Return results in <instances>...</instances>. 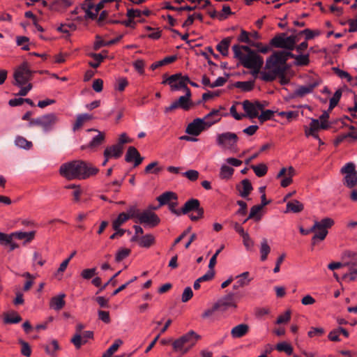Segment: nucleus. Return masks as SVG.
I'll return each instance as SVG.
<instances>
[{"label":"nucleus","instance_id":"obj_47","mask_svg":"<svg viewBox=\"0 0 357 357\" xmlns=\"http://www.w3.org/2000/svg\"><path fill=\"white\" fill-rule=\"evenodd\" d=\"M249 275V272L246 271L237 275L236 278L237 279L236 282L238 283V286L243 287L248 285L250 282V279L248 278Z\"/></svg>","mask_w":357,"mask_h":357},{"label":"nucleus","instance_id":"obj_59","mask_svg":"<svg viewBox=\"0 0 357 357\" xmlns=\"http://www.w3.org/2000/svg\"><path fill=\"white\" fill-rule=\"evenodd\" d=\"M80 275L83 279L90 280L97 275L96 268L84 269Z\"/></svg>","mask_w":357,"mask_h":357},{"label":"nucleus","instance_id":"obj_46","mask_svg":"<svg viewBox=\"0 0 357 357\" xmlns=\"http://www.w3.org/2000/svg\"><path fill=\"white\" fill-rule=\"evenodd\" d=\"M325 329L322 327H310L307 332L310 338L319 337L324 335Z\"/></svg>","mask_w":357,"mask_h":357},{"label":"nucleus","instance_id":"obj_27","mask_svg":"<svg viewBox=\"0 0 357 357\" xmlns=\"http://www.w3.org/2000/svg\"><path fill=\"white\" fill-rule=\"evenodd\" d=\"M35 234V231H31L29 232L20 231L12 233L13 238H17L18 240H24V243H29L34 238Z\"/></svg>","mask_w":357,"mask_h":357},{"label":"nucleus","instance_id":"obj_16","mask_svg":"<svg viewBox=\"0 0 357 357\" xmlns=\"http://www.w3.org/2000/svg\"><path fill=\"white\" fill-rule=\"evenodd\" d=\"M138 222L150 227H155L159 225L160 219L156 213L146 210L138 215Z\"/></svg>","mask_w":357,"mask_h":357},{"label":"nucleus","instance_id":"obj_2","mask_svg":"<svg viewBox=\"0 0 357 357\" xmlns=\"http://www.w3.org/2000/svg\"><path fill=\"white\" fill-rule=\"evenodd\" d=\"M200 338L201 336L194 331H190L173 342V349L181 355H184L195 345Z\"/></svg>","mask_w":357,"mask_h":357},{"label":"nucleus","instance_id":"obj_30","mask_svg":"<svg viewBox=\"0 0 357 357\" xmlns=\"http://www.w3.org/2000/svg\"><path fill=\"white\" fill-rule=\"evenodd\" d=\"M65 294H61L58 296L53 297L50 301V307L55 310H60L65 305L64 297Z\"/></svg>","mask_w":357,"mask_h":357},{"label":"nucleus","instance_id":"obj_48","mask_svg":"<svg viewBox=\"0 0 357 357\" xmlns=\"http://www.w3.org/2000/svg\"><path fill=\"white\" fill-rule=\"evenodd\" d=\"M276 349L278 351L285 352L287 355H292L293 347L286 342H282L276 345Z\"/></svg>","mask_w":357,"mask_h":357},{"label":"nucleus","instance_id":"obj_37","mask_svg":"<svg viewBox=\"0 0 357 357\" xmlns=\"http://www.w3.org/2000/svg\"><path fill=\"white\" fill-rule=\"evenodd\" d=\"M15 144L20 148L25 150H29L33 146L31 142L28 141L26 138L22 136H17L15 139Z\"/></svg>","mask_w":357,"mask_h":357},{"label":"nucleus","instance_id":"obj_24","mask_svg":"<svg viewBox=\"0 0 357 357\" xmlns=\"http://www.w3.org/2000/svg\"><path fill=\"white\" fill-rule=\"evenodd\" d=\"M248 331L249 326L246 324H241L231 329V335L234 338H240L245 335Z\"/></svg>","mask_w":357,"mask_h":357},{"label":"nucleus","instance_id":"obj_45","mask_svg":"<svg viewBox=\"0 0 357 357\" xmlns=\"http://www.w3.org/2000/svg\"><path fill=\"white\" fill-rule=\"evenodd\" d=\"M60 347L56 340H53L50 343L45 346V352L50 356H54Z\"/></svg>","mask_w":357,"mask_h":357},{"label":"nucleus","instance_id":"obj_34","mask_svg":"<svg viewBox=\"0 0 357 357\" xmlns=\"http://www.w3.org/2000/svg\"><path fill=\"white\" fill-rule=\"evenodd\" d=\"M232 50L234 54V58H238L243 55H245L242 50L247 52V54H251V52H254L255 51L251 50L249 46L246 45H234L232 47Z\"/></svg>","mask_w":357,"mask_h":357},{"label":"nucleus","instance_id":"obj_51","mask_svg":"<svg viewBox=\"0 0 357 357\" xmlns=\"http://www.w3.org/2000/svg\"><path fill=\"white\" fill-rule=\"evenodd\" d=\"M70 341L77 349H79L82 345L86 344V340L83 339L82 334L78 333H75Z\"/></svg>","mask_w":357,"mask_h":357},{"label":"nucleus","instance_id":"obj_43","mask_svg":"<svg viewBox=\"0 0 357 357\" xmlns=\"http://www.w3.org/2000/svg\"><path fill=\"white\" fill-rule=\"evenodd\" d=\"M270 252L271 248L268 244L267 240L266 238H263L260 247L261 260L263 261L266 260Z\"/></svg>","mask_w":357,"mask_h":357},{"label":"nucleus","instance_id":"obj_9","mask_svg":"<svg viewBox=\"0 0 357 357\" xmlns=\"http://www.w3.org/2000/svg\"><path fill=\"white\" fill-rule=\"evenodd\" d=\"M190 211H195L196 215H191L190 218L192 221H197L204 216V208L200 206V202L197 199L188 200L182 208V214H187Z\"/></svg>","mask_w":357,"mask_h":357},{"label":"nucleus","instance_id":"obj_55","mask_svg":"<svg viewBox=\"0 0 357 357\" xmlns=\"http://www.w3.org/2000/svg\"><path fill=\"white\" fill-rule=\"evenodd\" d=\"M259 205H255L250 208L248 218L255 219V221H259L261 219V215H258L260 211L262 209Z\"/></svg>","mask_w":357,"mask_h":357},{"label":"nucleus","instance_id":"obj_56","mask_svg":"<svg viewBox=\"0 0 357 357\" xmlns=\"http://www.w3.org/2000/svg\"><path fill=\"white\" fill-rule=\"evenodd\" d=\"M18 342H19V344H20V345H21L20 352H21L22 355H23L26 357H29L31 354V347L29 344V343L22 340H19Z\"/></svg>","mask_w":357,"mask_h":357},{"label":"nucleus","instance_id":"obj_23","mask_svg":"<svg viewBox=\"0 0 357 357\" xmlns=\"http://www.w3.org/2000/svg\"><path fill=\"white\" fill-rule=\"evenodd\" d=\"M236 188L239 195L243 198L247 197L253 189L251 182L247 178L243 179L240 184L236 185Z\"/></svg>","mask_w":357,"mask_h":357},{"label":"nucleus","instance_id":"obj_7","mask_svg":"<svg viewBox=\"0 0 357 357\" xmlns=\"http://www.w3.org/2000/svg\"><path fill=\"white\" fill-rule=\"evenodd\" d=\"M57 121V116L54 113H50L35 119H31L29 123V126H40L44 132H48L54 128Z\"/></svg>","mask_w":357,"mask_h":357},{"label":"nucleus","instance_id":"obj_3","mask_svg":"<svg viewBox=\"0 0 357 357\" xmlns=\"http://www.w3.org/2000/svg\"><path fill=\"white\" fill-rule=\"evenodd\" d=\"M294 54L288 51L274 52L266 61L265 69L273 71L277 68H287V61L289 58L293 57Z\"/></svg>","mask_w":357,"mask_h":357},{"label":"nucleus","instance_id":"obj_42","mask_svg":"<svg viewBox=\"0 0 357 357\" xmlns=\"http://www.w3.org/2000/svg\"><path fill=\"white\" fill-rule=\"evenodd\" d=\"M234 172V169L226 165H222L220 171V178L221 179H229L231 177Z\"/></svg>","mask_w":357,"mask_h":357},{"label":"nucleus","instance_id":"obj_18","mask_svg":"<svg viewBox=\"0 0 357 357\" xmlns=\"http://www.w3.org/2000/svg\"><path fill=\"white\" fill-rule=\"evenodd\" d=\"M179 77H181V73H176L172 75L167 77L166 79L163 80L162 84H167L170 86L172 91H178L180 89L185 90V92L188 91V89H190L185 83L179 79Z\"/></svg>","mask_w":357,"mask_h":357},{"label":"nucleus","instance_id":"obj_36","mask_svg":"<svg viewBox=\"0 0 357 357\" xmlns=\"http://www.w3.org/2000/svg\"><path fill=\"white\" fill-rule=\"evenodd\" d=\"M155 243V237L153 235L149 234L142 236L139 239V245L142 248H149Z\"/></svg>","mask_w":357,"mask_h":357},{"label":"nucleus","instance_id":"obj_35","mask_svg":"<svg viewBox=\"0 0 357 357\" xmlns=\"http://www.w3.org/2000/svg\"><path fill=\"white\" fill-rule=\"evenodd\" d=\"M219 311L218 307L215 303L209 307L206 308L201 315V317L204 320H213L215 315V312Z\"/></svg>","mask_w":357,"mask_h":357},{"label":"nucleus","instance_id":"obj_38","mask_svg":"<svg viewBox=\"0 0 357 357\" xmlns=\"http://www.w3.org/2000/svg\"><path fill=\"white\" fill-rule=\"evenodd\" d=\"M234 86L240 89L242 91L248 92L253 89L255 86L254 81L236 82L234 84Z\"/></svg>","mask_w":357,"mask_h":357},{"label":"nucleus","instance_id":"obj_13","mask_svg":"<svg viewBox=\"0 0 357 357\" xmlns=\"http://www.w3.org/2000/svg\"><path fill=\"white\" fill-rule=\"evenodd\" d=\"M341 172L345 174L344 184L347 187L352 188L357 185V172L354 163L349 162L346 164L341 169Z\"/></svg>","mask_w":357,"mask_h":357},{"label":"nucleus","instance_id":"obj_41","mask_svg":"<svg viewBox=\"0 0 357 357\" xmlns=\"http://www.w3.org/2000/svg\"><path fill=\"white\" fill-rule=\"evenodd\" d=\"M176 59V56H167L160 61H156V62L152 63L151 66V69L154 70L159 67H161L166 64L171 63L174 62Z\"/></svg>","mask_w":357,"mask_h":357},{"label":"nucleus","instance_id":"obj_14","mask_svg":"<svg viewBox=\"0 0 357 357\" xmlns=\"http://www.w3.org/2000/svg\"><path fill=\"white\" fill-rule=\"evenodd\" d=\"M211 126L212 123H205L203 119L197 118L188 125L185 129V132L190 135L198 136L202 131Z\"/></svg>","mask_w":357,"mask_h":357},{"label":"nucleus","instance_id":"obj_31","mask_svg":"<svg viewBox=\"0 0 357 357\" xmlns=\"http://www.w3.org/2000/svg\"><path fill=\"white\" fill-rule=\"evenodd\" d=\"M304 208V206L299 201L294 199L287 204L286 212L300 213Z\"/></svg>","mask_w":357,"mask_h":357},{"label":"nucleus","instance_id":"obj_6","mask_svg":"<svg viewBox=\"0 0 357 357\" xmlns=\"http://www.w3.org/2000/svg\"><path fill=\"white\" fill-rule=\"evenodd\" d=\"M296 41V36H287L285 33H282L273 37L269 44L273 47L286 49L290 52L295 48Z\"/></svg>","mask_w":357,"mask_h":357},{"label":"nucleus","instance_id":"obj_15","mask_svg":"<svg viewBox=\"0 0 357 357\" xmlns=\"http://www.w3.org/2000/svg\"><path fill=\"white\" fill-rule=\"evenodd\" d=\"M242 105L246 113L245 115L250 119L258 118L259 111H262L265 107L264 104L261 103L258 100L252 102L248 100H244L242 102Z\"/></svg>","mask_w":357,"mask_h":357},{"label":"nucleus","instance_id":"obj_12","mask_svg":"<svg viewBox=\"0 0 357 357\" xmlns=\"http://www.w3.org/2000/svg\"><path fill=\"white\" fill-rule=\"evenodd\" d=\"M191 91L188 89L185 96H181L177 100L173 102L169 107L165 108V112L169 113L177 108H181L185 111H188L194 105L190 100Z\"/></svg>","mask_w":357,"mask_h":357},{"label":"nucleus","instance_id":"obj_10","mask_svg":"<svg viewBox=\"0 0 357 357\" xmlns=\"http://www.w3.org/2000/svg\"><path fill=\"white\" fill-rule=\"evenodd\" d=\"M287 70V68H277L273 71H261L260 73L261 79L264 82H272L278 77L280 78V83L282 85H285L289 82V79L285 76Z\"/></svg>","mask_w":357,"mask_h":357},{"label":"nucleus","instance_id":"obj_44","mask_svg":"<svg viewBox=\"0 0 357 357\" xmlns=\"http://www.w3.org/2000/svg\"><path fill=\"white\" fill-rule=\"evenodd\" d=\"M250 167L258 177H262L265 176L268 172V167L264 163H260L257 165H251Z\"/></svg>","mask_w":357,"mask_h":357},{"label":"nucleus","instance_id":"obj_49","mask_svg":"<svg viewBox=\"0 0 357 357\" xmlns=\"http://www.w3.org/2000/svg\"><path fill=\"white\" fill-rule=\"evenodd\" d=\"M127 220H128V216L126 215V213H121L116 219H115L112 222V227L113 229H118L120 227L123 223H125Z\"/></svg>","mask_w":357,"mask_h":357},{"label":"nucleus","instance_id":"obj_52","mask_svg":"<svg viewBox=\"0 0 357 357\" xmlns=\"http://www.w3.org/2000/svg\"><path fill=\"white\" fill-rule=\"evenodd\" d=\"M131 250L128 248H121L118 250L115 256V261L120 262L129 256Z\"/></svg>","mask_w":357,"mask_h":357},{"label":"nucleus","instance_id":"obj_57","mask_svg":"<svg viewBox=\"0 0 357 357\" xmlns=\"http://www.w3.org/2000/svg\"><path fill=\"white\" fill-rule=\"evenodd\" d=\"M274 114V112L271 109H264L261 111V114L258 116V119L261 123H264L268 120H270L273 118Z\"/></svg>","mask_w":357,"mask_h":357},{"label":"nucleus","instance_id":"obj_21","mask_svg":"<svg viewBox=\"0 0 357 357\" xmlns=\"http://www.w3.org/2000/svg\"><path fill=\"white\" fill-rule=\"evenodd\" d=\"M144 158L140 155L139 151L135 147H128L125 156V160L127 162H131L134 161V166L137 167L142 162Z\"/></svg>","mask_w":357,"mask_h":357},{"label":"nucleus","instance_id":"obj_64","mask_svg":"<svg viewBox=\"0 0 357 357\" xmlns=\"http://www.w3.org/2000/svg\"><path fill=\"white\" fill-rule=\"evenodd\" d=\"M238 40L241 43H248L249 45L252 41L250 38V33L243 29L241 30V33L238 37Z\"/></svg>","mask_w":357,"mask_h":357},{"label":"nucleus","instance_id":"obj_29","mask_svg":"<svg viewBox=\"0 0 357 357\" xmlns=\"http://www.w3.org/2000/svg\"><path fill=\"white\" fill-rule=\"evenodd\" d=\"M92 119V115L89 114H81L77 115L76 121L73 126V131L79 130L86 121H90Z\"/></svg>","mask_w":357,"mask_h":357},{"label":"nucleus","instance_id":"obj_26","mask_svg":"<svg viewBox=\"0 0 357 357\" xmlns=\"http://www.w3.org/2000/svg\"><path fill=\"white\" fill-rule=\"evenodd\" d=\"M178 199L177 195L173 192H165L157 197L160 206L169 204L172 200L176 201Z\"/></svg>","mask_w":357,"mask_h":357},{"label":"nucleus","instance_id":"obj_1","mask_svg":"<svg viewBox=\"0 0 357 357\" xmlns=\"http://www.w3.org/2000/svg\"><path fill=\"white\" fill-rule=\"evenodd\" d=\"M99 169L84 160H73L61 165L59 172L68 180L86 179L96 175Z\"/></svg>","mask_w":357,"mask_h":357},{"label":"nucleus","instance_id":"obj_11","mask_svg":"<svg viewBox=\"0 0 357 357\" xmlns=\"http://www.w3.org/2000/svg\"><path fill=\"white\" fill-rule=\"evenodd\" d=\"M238 137L234 132H227L218 134L216 137L217 144L222 149H231L236 146Z\"/></svg>","mask_w":357,"mask_h":357},{"label":"nucleus","instance_id":"obj_20","mask_svg":"<svg viewBox=\"0 0 357 357\" xmlns=\"http://www.w3.org/2000/svg\"><path fill=\"white\" fill-rule=\"evenodd\" d=\"M105 3L100 1L96 6L92 3H83L82 9L86 13L85 17L95 20L97 18L98 12L104 7Z\"/></svg>","mask_w":357,"mask_h":357},{"label":"nucleus","instance_id":"obj_28","mask_svg":"<svg viewBox=\"0 0 357 357\" xmlns=\"http://www.w3.org/2000/svg\"><path fill=\"white\" fill-rule=\"evenodd\" d=\"M231 41L229 37L222 39L216 46L217 50L224 56L229 54V47Z\"/></svg>","mask_w":357,"mask_h":357},{"label":"nucleus","instance_id":"obj_25","mask_svg":"<svg viewBox=\"0 0 357 357\" xmlns=\"http://www.w3.org/2000/svg\"><path fill=\"white\" fill-rule=\"evenodd\" d=\"M344 258L345 260L344 266H347L349 270L357 267V253L347 251L344 253Z\"/></svg>","mask_w":357,"mask_h":357},{"label":"nucleus","instance_id":"obj_40","mask_svg":"<svg viewBox=\"0 0 357 357\" xmlns=\"http://www.w3.org/2000/svg\"><path fill=\"white\" fill-rule=\"evenodd\" d=\"M22 321V317L16 312L5 314L3 321L5 324H17Z\"/></svg>","mask_w":357,"mask_h":357},{"label":"nucleus","instance_id":"obj_54","mask_svg":"<svg viewBox=\"0 0 357 357\" xmlns=\"http://www.w3.org/2000/svg\"><path fill=\"white\" fill-rule=\"evenodd\" d=\"M342 96L341 89H337L330 99L329 110H332L339 102Z\"/></svg>","mask_w":357,"mask_h":357},{"label":"nucleus","instance_id":"obj_39","mask_svg":"<svg viewBox=\"0 0 357 357\" xmlns=\"http://www.w3.org/2000/svg\"><path fill=\"white\" fill-rule=\"evenodd\" d=\"M295 59L294 65L298 66H305L310 63L309 54L295 55L292 57Z\"/></svg>","mask_w":357,"mask_h":357},{"label":"nucleus","instance_id":"obj_33","mask_svg":"<svg viewBox=\"0 0 357 357\" xmlns=\"http://www.w3.org/2000/svg\"><path fill=\"white\" fill-rule=\"evenodd\" d=\"M123 146H121L120 145L114 144L112 146L107 147L105 151H107L109 157L114 158H119L121 156L123 153Z\"/></svg>","mask_w":357,"mask_h":357},{"label":"nucleus","instance_id":"obj_22","mask_svg":"<svg viewBox=\"0 0 357 357\" xmlns=\"http://www.w3.org/2000/svg\"><path fill=\"white\" fill-rule=\"evenodd\" d=\"M96 131L98 132V135L93 137L91 139V141L89 143V144L86 146H82V149H84L85 148H89L92 150L97 149L98 147H99L105 139V135L104 132H100L96 129H89V131Z\"/></svg>","mask_w":357,"mask_h":357},{"label":"nucleus","instance_id":"obj_58","mask_svg":"<svg viewBox=\"0 0 357 357\" xmlns=\"http://www.w3.org/2000/svg\"><path fill=\"white\" fill-rule=\"evenodd\" d=\"M165 8L175 11H183V10H188V11H192L197 8V6H179V7H174L172 6L169 3H167L166 6H165Z\"/></svg>","mask_w":357,"mask_h":357},{"label":"nucleus","instance_id":"obj_53","mask_svg":"<svg viewBox=\"0 0 357 357\" xmlns=\"http://www.w3.org/2000/svg\"><path fill=\"white\" fill-rule=\"evenodd\" d=\"M91 56L95 60V62L90 61L89 65L93 68H97L99 67L101 62L103 61L105 56L101 54L92 53Z\"/></svg>","mask_w":357,"mask_h":357},{"label":"nucleus","instance_id":"obj_32","mask_svg":"<svg viewBox=\"0 0 357 357\" xmlns=\"http://www.w3.org/2000/svg\"><path fill=\"white\" fill-rule=\"evenodd\" d=\"M205 123L211 122L212 126L218 122L221 119V115L218 109H213L207 114L203 119Z\"/></svg>","mask_w":357,"mask_h":357},{"label":"nucleus","instance_id":"obj_61","mask_svg":"<svg viewBox=\"0 0 357 357\" xmlns=\"http://www.w3.org/2000/svg\"><path fill=\"white\" fill-rule=\"evenodd\" d=\"M299 34H304L305 36V40H308L312 39L314 36H317L320 34V31L318 30L312 31L310 29H305L301 31Z\"/></svg>","mask_w":357,"mask_h":357},{"label":"nucleus","instance_id":"obj_4","mask_svg":"<svg viewBox=\"0 0 357 357\" xmlns=\"http://www.w3.org/2000/svg\"><path fill=\"white\" fill-rule=\"evenodd\" d=\"M334 223V220L331 218L315 221L312 226V232L315 233L312 238V245H315L319 241H324L328 234V229L331 228Z\"/></svg>","mask_w":357,"mask_h":357},{"label":"nucleus","instance_id":"obj_63","mask_svg":"<svg viewBox=\"0 0 357 357\" xmlns=\"http://www.w3.org/2000/svg\"><path fill=\"white\" fill-rule=\"evenodd\" d=\"M13 240V236L11 234H5L0 232V244L2 245H8L9 243Z\"/></svg>","mask_w":357,"mask_h":357},{"label":"nucleus","instance_id":"obj_60","mask_svg":"<svg viewBox=\"0 0 357 357\" xmlns=\"http://www.w3.org/2000/svg\"><path fill=\"white\" fill-rule=\"evenodd\" d=\"M158 165V161H154L149 164L144 169L145 174H158L159 172L161 171V168L157 167Z\"/></svg>","mask_w":357,"mask_h":357},{"label":"nucleus","instance_id":"obj_8","mask_svg":"<svg viewBox=\"0 0 357 357\" xmlns=\"http://www.w3.org/2000/svg\"><path fill=\"white\" fill-rule=\"evenodd\" d=\"M243 67L248 69H253L255 73H258L264 64L262 57L259 56L255 52L249 54H245L237 58Z\"/></svg>","mask_w":357,"mask_h":357},{"label":"nucleus","instance_id":"obj_17","mask_svg":"<svg viewBox=\"0 0 357 357\" xmlns=\"http://www.w3.org/2000/svg\"><path fill=\"white\" fill-rule=\"evenodd\" d=\"M237 295L236 293L231 292L224 297L219 299L215 303L219 311L225 312L229 307H236V298Z\"/></svg>","mask_w":357,"mask_h":357},{"label":"nucleus","instance_id":"obj_50","mask_svg":"<svg viewBox=\"0 0 357 357\" xmlns=\"http://www.w3.org/2000/svg\"><path fill=\"white\" fill-rule=\"evenodd\" d=\"M319 129V121L318 119H312L310 123V128L305 130V133L307 137L312 135V132H317Z\"/></svg>","mask_w":357,"mask_h":357},{"label":"nucleus","instance_id":"obj_5","mask_svg":"<svg viewBox=\"0 0 357 357\" xmlns=\"http://www.w3.org/2000/svg\"><path fill=\"white\" fill-rule=\"evenodd\" d=\"M36 73L30 69L27 62H23L18 66L13 74V84L17 86H22L32 78L33 74Z\"/></svg>","mask_w":357,"mask_h":357},{"label":"nucleus","instance_id":"obj_19","mask_svg":"<svg viewBox=\"0 0 357 357\" xmlns=\"http://www.w3.org/2000/svg\"><path fill=\"white\" fill-rule=\"evenodd\" d=\"M320 84L321 80L317 79L307 85L298 86L291 95V98H303L307 94L311 93Z\"/></svg>","mask_w":357,"mask_h":357},{"label":"nucleus","instance_id":"obj_62","mask_svg":"<svg viewBox=\"0 0 357 357\" xmlns=\"http://www.w3.org/2000/svg\"><path fill=\"white\" fill-rule=\"evenodd\" d=\"M123 344V341L121 339H116L114 342L111 345L108 349L105 351L107 355L111 356L114 352H116L119 347Z\"/></svg>","mask_w":357,"mask_h":357}]
</instances>
